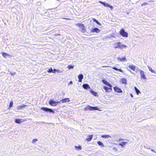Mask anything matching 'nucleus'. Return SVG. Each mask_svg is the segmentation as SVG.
I'll return each instance as SVG.
<instances>
[{
    "label": "nucleus",
    "mask_w": 156,
    "mask_h": 156,
    "mask_svg": "<svg viewBox=\"0 0 156 156\" xmlns=\"http://www.w3.org/2000/svg\"><path fill=\"white\" fill-rule=\"evenodd\" d=\"M70 83H72V81H71L70 82Z\"/></svg>",
    "instance_id": "37998d69"
},
{
    "label": "nucleus",
    "mask_w": 156,
    "mask_h": 156,
    "mask_svg": "<svg viewBox=\"0 0 156 156\" xmlns=\"http://www.w3.org/2000/svg\"><path fill=\"white\" fill-rule=\"evenodd\" d=\"M70 101V100L69 98H65L62 99L61 100L59 101L60 103L62 102V103H65L66 102H69Z\"/></svg>",
    "instance_id": "6e6552de"
},
{
    "label": "nucleus",
    "mask_w": 156,
    "mask_h": 156,
    "mask_svg": "<svg viewBox=\"0 0 156 156\" xmlns=\"http://www.w3.org/2000/svg\"><path fill=\"white\" fill-rule=\"evenodd\" d=\"M41 109L45 112L49 111L50 112H52L53 113H54V112L53 110L51 109L48 108H47L42 107L41 108Z\"/></svg>",
    "instance_id": "423d86ee"
},
{
    "label": "nucleus",
    "mask_w": 156,
    "mask_h": 156,
    "mask_svg": "<svg viewBox=\"0 0 156 156\" xmlns=\"http://www.w3.org/2000/svg\"><path fill=\"white\" fill-rule=\"evenodd\" d=\"M113 150L116 151H117V148L116 147H113Z\"/></svg>",
    "instance_id": "ea45409f"
},
{
    "label": "nucleus",
    "mask_w": 156,
    "mask_h": 156,
    "mask_svg": "<svg viewBox=\"0 0 156 156\" xmlns=\"http://www.w3.org/2000/svg\"><path fill=\"white\" fill-rule=\"evenodd\" d=\"M147 4H148V3H147L144 2V3L142 4L141 5V6H143L144 5H147Z\"/></svg>",
    "instance_id": "e433bc0d"
},
{
    "label": "nucleus",
    "mask_w": 156,
    "mask_h": 156,
    "mask_svg": "<svg viewBox=\"0 0 156 156\" xmlns=\"http://www.w3.org/2000/svg\"><path fill=\"white\" fill-rule=\"evenodd\" d=\"M102 138H108L111 137V136L109 135H102L101 136Z\"/></svg>",
    "instance_id": "6ab92c4d"
},
{
    "label": "nucleus",
    "mask_w": 156,
    "mask_h": 156,
    "mask_svg": "<svg viewBox=\"0 0 156 156\" xmlns=\"http://www.w3.org/2000/svg\"><path fill=\"white\" fill-rule=\"evenodd\" d=\"M83 88L86 90L90 89V87L87 84H84L83 85Z\"/></svg>",
    "instance_id": "dca6fc26"
},
{
    "label": "nucleus",
    "mask_w": 156,
    "mask_h": 156,
    "mask_svg": "<svg viewBox=\"0 0 156 156\" xmlns=\"http://www.w3.org/2000/svg\"><path fill=\"white\" fill-rule=\"evenodd\" d=\"M108 7L110 8L111 10H112L113 9V8L112 6L110 5H109V6H108Z\"/></svg>",
    "instance_id": "c9c22d12"
},
{
    "label": "nucleus",
    "mask_w": 156,
    "mask_h": 156,
    "mask_svg": "<svg viewBox=\"0 0 156 156\" xmlns=\"http://www.w3.org/2000/svg\"><path fill=\"white\" fill-rule=\"evenodd\" d=\"M90 92L95 96H97L98 95L97 93L96 92L93 91L92 90H90Z\"/></svg>",
    "instance_id": "bb28decb"
},
{
    "label": "nucleus",
    "mask_w": 156,
    "mask_h": 156,
    "mask_svg": "<svg viewBox=\"0 0 156 156\" xmlns=\"http://www.w3.org/2000/svg\"><path fill=\"white\" fill-rule=\"evenodd\" d=\"M122 84H126L127 82L126 79L125 78H122L120 80Z\"/></svg>",
    "instance_id": "2eb2a0df"
},
{
    "label": "nucleus",
    "mask_w": 156,
    "mask_h": 156,
    "mask_svg": "<svg viewBox=\"0 0 156 156\" xmlns=\"http://www.w3.org/2000/svg\"><path fill=\"white\" fill-rule=\"evenodd\" d=\"M117 59L120 62H126L127 61L125 57H123L122 58L118 57L117 58Z\"/></svg>",
    "instance_id": "f8f14e48"
},
{
    "label": "nucleus",
    "mask_w": 156,
    "mask_h": 156,
    "mask_svg": "<svg viewBox=\"0 0 156 156\" xmlns=\"http://www.w3.org/2000/svg\"><path fill=\"white\" fill-rule=\"evenodd\" d=\"M140 71L141 78L143 79H144L145 80H146L147 79V78L144 71L141 70H140Z\"/></svg>",
    "instance_id": "20e7f679"
},
{
    "label": "nucleus",
    "mask_w": 156,
    "mask_h": 156,
    "mask_svg": "<svg viewBox=\"0 0 156 156\" xmlns=\"http://www.w3.org/2000/svg\"><path fill=\"white\" fill-rule=\"evenodd\" d=\"M93 20L97 24H98L99 25H101V24L95 19L93 18Z\"/></svg>",
    "instance_id": "c756f323"
},
{
    "label": "nucleus",
    "mask_w": 156,
    "mask_h": 156,
    "mask_svg": "<svg viewBox=\"0 0 156 156\" xmlns=\"http://www.w3.org/2000/svg\"><path fill=\"white\" fill-rule=\"evenodd\" d=\"M61 34H55V36H60Z\"/></svg>",
    "instance_id": "a19ab883"
},
{
    "label": "nucleus",
    "mask_w": 156,
    "mask_h": 156,
    "mask_svg": "<svg viewBox=\"0 0 156 156\" xmlns=\"http://www.w3.org/2000/svg\"><path fill=\"white\" fill-rule=\"evenodd\" d=\"M60 103V101L56 102L52 100H50L49 102V104L52 106H56L58 104Z\"/></svg>",
    "instance_id": "7ed1b4c3"
},
{
    "label": "nucleus",
    "mask_w": 156,
    "mask_h": 156,
    "mask_svg": "<svg viewBox=\"0 0 156 156\" xmlns=\"http://www.w3.org/2000/svg\"><path fill=\"white\" fill-rule=\"evenodd\" d=\"M57 71V70L56 69H54L53 70H52V73H55Z\"/></svg>",
    "instance_id": "4c0bfd02"
},
{
    "label": "nucleus",
    "mask_w": 156,
    "mask_h": 156,
    "mask_svg": "<svg viewBox=\"0 0 156 156\" xmlns=\"http://www.w3.org/2000/svg\"><path fill=\"white\" fill-rule=\"evenodd\" d=\"M52 68H51L48 69L47 72L48 73H51V72H52Z\"/></svg>",
    "instance_id": "473e14b6"
},
{
    "label": "nucleus",
    "mask_w": 156,
    "mask_h": 156,
    "mask_svg": "<svg viewBox=\"0 0 156 156\" xmlns=\"http://www.w3.org/2000/svg\"><path fill=\"white\" fill-rule=\"evenodd\" d=\"M112 69L115 70L116 71H119L120 72H121L122 73H123V71L121 69H118L117 68H116L115 67H112Z\"/></svg>",
    "instance_id": "412c9836"
},
{
    "label": "nucleus",
    "mask_w": 156,
    "mask_h": 156,
    "mask_svg": "<svg viewBox=\"0 0 156 156\" xmlns=\"http://www.w3.org/2000/svg\"><path fill=\"white\" fill-rule=\"evenodd\" d=\"M37 141V140L36 139H34L32 141V143H34Z\"/></svg>",
    "instance_id": "f704fd0d"
},
{
    "label": "nucleus",
    "mask_w": 156,
    "mask_h": 156,
    "mask_svg": "<svg viewBox=\"0 0 156 156\" xmlns=\"http://www.w3.org/2000/svg\"><path fill=\"white\" fill-rule=\"evenodd\" d=\"M118 47L117 48H126L127 46L124 44H121L120 42H118L117 44Z\"/></svg>",
    "instance_id": "9b49d317"
},
{
    "label": "nucleus",
    "mask_w": 156,
    "mask_h": 156,
    "mask_svg": "<svg viewBox=\"0 0 156 156\" xmlns=\"http://www.w3.org/2000/svg\"><path fill=\"white\" fill-rule=\"evenodd\" d=\"M129 67L133 70L134 71L135 70L136 67L135 66L130 65L129 66Z\"/></svg>",
    "instance_id": "aec40b11"
},
{
    "label": "nucleus",
    "mask_w": 156,
    "mask_h": 156,
    "mask_svg": "<svg viewBox=\"0 0 156 156\" xmlns=\"http://www.w3.org/2000/svg\"><path fill=\"white\" fill-rule=\"evenodd\" d=\"M127 143L126 142L124 141L119 143V145L123 147L124 145H125Z\"/></svg>",
    "instance_id": "4be33fe9"
},
{
    "label": "nucleus",
    "mask_w": 156,
    "mask_h": 156,
    "mask_svg": "<svg viewBox=\"0 0 156 156\" xmlns=\"http://www.w3.org/2000/svg\"><path fill=\"white\" fill-rule=\"evenodd\" d=\"M119 33L123 37H128V33L125 31L123 28L121 29L119 32Z\"/></svg>",
    "instance_id": "f03ea898"
},
{
    "label": "nucleus",
    "mask_w": 156,
    "mask_h": 156,
    "mask_svg": "<svg viewBox=\"0 0 156 156\" xmlns=\"http://www.w3.org/2000/svg\"><path fill=\"white\" fill-rule=\"evenodd\" d=\"M93 136V135H90L87 136V137L85 139V140L89 142L91 140Z\"/></svg>",
    "instance_id": "9d476101"
},
{
    "label": "nucleus",
    "mask_w": 156,
    "mask_h": 156,
    "mask_svg": "<svg viewBox=\"0 0 156 156\" xmlns=\"http://www.w3.org/2000/svg\"><path fill=\"white\" fill-rule=\"evenodd\" d=\"M97 144L99 146H101L102 147H104L105 146L104 144L101 141H98Z\"/></svg>",
    "instance_id": "b1692460"
},
{
    "label": "nucleus",
    "mask_w": 156,
    "mask_h": 156,
    "mask_svg": "<svg viewBox=\"0 0 156 156\" xmlns=\"http://www.w3.org/2000/svg\"><path fill=\"white\" fill-rule=\"evenodd\" d=\"M99 2L105 7H108L109 5L108 3H105V2L101 1H99Z\"/></svg>",
    "instance_id": "a211bd4d"
},
{
    "label": "nucleus",
    "mask_w": 156,
    "mask_h": 156,
    "mask_svg": "<svg viewBox=\"0 0 156 156\" xmlns=\"http://www.w3.org/2000/svg\"><path fill=\"white\" fill-rule=\"evenodd\" d=\"M91 32L93 33H99L100 32V30L97 28H94L91 30Z\"/></svg>",
    "instance_id": "1a4fd4ad"
},
{
    "label": "nucleus",
    "mask_w": 156,
    "mask_h": 156,
    "mask_svg": "<svg viewBox=\"0 0 156 156\" xmlns=\"http://www.w3.org/2000/svg\"><path fill=\"white\" fill-rule=\"evenodd\" d=\"M81 29V31L82 33H85L86 32V29L83 24L80 23H78L76 24Z\"/></svg>",
    "instance_id": "f257e3e1"
},
{
    "label": "nucleus",
    "mask_w": 156,
    "mask_h": 156,
    "mask_svg": "<svg viewBox=\"0 0 156 156\" xmlns=\"http://www.w3.org/2000/svg\"><path fill=\"white\" fill-rule=\"evenodd\" d=\"M134 89L136 90L137 94L139 95V94L140 93V90L136 87H134Z\"/></svg>",
    "instance_id": "393cba45"
},
{
    "label": "nucleus",
    "mask_w": 156,
    "mask_h": 156,
    "mask_svg": "<svg viewBox=\"0 0 156 156\" xmlns=\"http://www.w3.org/2000/svg\"><path fill=\"white\" fill-rule=\"evenodd\" d=\"M103 88L105 90L106 92H108L112 90V87H108L106 86H104L103 87Z\"/></svg>",
    "instance_id": "0eeeda50"
},
{
    "label": "nucleus",
    "mask_w": 156,
    "mask_h": 156,
    "mask_svg": "<svg viewBox=\"0 0 156 156\" xmlns=\"http://www.w3.org/2000/svg\"><path fill=\"white\" fill-rule=\"evenodd\" d=\"M88 109L90 110H98V108L96 107H91L90 106H88Z\"/></svg>",
    "instance_id": "ddd939ff"
},
{
    "label": "nucleus",
    "mask_w": 156,
    "mask_h": 156,
    "mask_svg": "<svg viewBox=\"0 0 156 156\" xmlns=\"http://www.w3.org/2000/svg\"><path fill=\"white\" fill-rule=\"evenodd\" d=\"M26 106V105H22L19 106L17 107V109L18 110H20L22 108L25 107Z\"/></svg>",
    "instance_id": "5701e85b"
},
{
    "label": "nucleus",
    "mask_w": 156,
    "mask_h": 156,
    "mask_svg": "<svg viewBox=\"0 0 156 156\" xmlns=\"http://www.w3.org/2000/svg\"><path fill=\"white\" fill-rule=\"evenodd\" d=\"M115 91L118 93H122V91L121 89L117 87H115L113 88Z\"/></svg>",
    "instance_id": "39448f33"
},
{
    "label": "nucleus",
    "mask_w": 156,
    "mask_h": 156,
    "mask_svg": "<svg viewBox=\"0 0 156 156\" xmlns=\"http://www.w3.org/2000/svg\"><path fill=\"white\" fill-rule=\"evenodd\" d=\"M75 149L76 150H80L82 149L81 147L80 146H75Z\"/></svg>",
    "instance_id": "cd10ccee"
},
{
    "label": "nucleus",
    "mask_w": 156,
    "mask_h": 156,
    "mask_svg": "<svg viewBox=\"0 0 156 156\" xmlns=\"http://www.w3.org/2000/svg\"><path fill=\"white\" fill-rule=\"evenodd\" d=\"M13 102L12 101H11L9 105L8 109H9L11 108L13 106Z\"/></svg>",
    "instance_id": "7c9ffc66"
},
{
    "label": "nucleus",
    "mask_w": 156,
    "mask_h": 156,
    "mask_svg": "<svg viewBox=\"0 0 156 156\" xmlns=\"http://www.w3.org/2000/svg\"><path fill=\"white\" fill-rule=\"evenodd\" d=\"M2 55L3 57L4 58H6L7 56H10L9 54L5 52H3L2 53Z\"/></svg>",
    "instance_id": "a878e982"
},
{
    "label": "nucleus",
    "mask_w": 156,
    "mask_h": 156,
    "mask_svg": "<svg viewBox=\"0 0 156 156\" xmlns=\"http://www.w3.org/2000/svg\"><path fill=\"white\" fill-rule=\"evenodd\" d=\"M15 122L17 123H20L22 122L21 120L20 119H16L15 120Z\"/></svg>",
    "instance_id": "c85d7f7f"
},
{
    "label": "nucleus",
    "mask_w": 156,
    "mask_h": 156,
    "mask_svg": "<svg viewBox=\"0 0 156 156\" xmlns=\"http://www.w3.org/2000/svg\"><path fill=\"white\" fill-rule=\"evenodd\" d=\"M67 67H68V69H73V66L70 65H69V66H68Z\"/></svg>",
    "instance_id": "72a5a7b5"
},
{
    "label": "nucleus",
    "mask_w": 156,
    "mask_h": 156,
    "mask_svg": "<svg viewBox=\"0 0 156 156\" xmlns=\"http://www.w3.org/2000/svg\"><path fill=\"white\" fill-rule=\"evenodd\" d=\"M102 82L106 85H107L109 87H112V86L107 81L104 80H102Z\"/></svg>",
    "instance_id": "4468645a"
},
{
    "label": "nucleus",
    "mask_w": 156,
    "mask_h": 156,
    "mask_svg": "<svg viewBox=\"0 0 156 156\" xmlns=\"http://www.w3.org/2000/svg\"><path fill=\"white\" fill-rule=\"evenodd\" d=\"M130 96H131V97L132 98H133V95H132V94H130Z\"/></svg>",
    "instance_id": "79ce46f5"
},
{
    "label": "nucleus",
    "mask_w": 156,
    "mask_h": 156,
    "mask_svg": "<svg viewBox=\"0 0 156 156\" xmlns=\"http://www.w3.org/2000/svg\"><path fill=\"white\" fill-rule=\"evenodd\" d=\"M148 68L149 69V70L152 73H155V71L153 70L150 67L148 66Z\"/></svg>",
    "instance_id": "2f4dec72"
},
{
    "label": "nucleus",
    "mask_w": 156,
    "mask_h": 156,
    "mask_svg": "<svg viewBox=\"0 0 156 156\" xmlns=\"http://www.w3.org/2000/svg\"><path fill=\"white\" fill-rule=\"evenodd\" d=\"M78 78L79 79V82H81L82 80L83 79V76L82 74H80L78 76Z\"/></svg>",
    "instance_id": "f3484780"
},
{
    "label": "nucleus",
    "mask_w": 156,
    "mask_h": 156,
    "mask_svg": "<svg viewBox=\"0 0 156 156\" xmlns=\"http://www.w3.org/2000/svg\"><path fill=\"white\" fill-rule=\"evenodd\" d=\"M124 140V139L123 138H120L119 139V141H121Z\"/></svg>",
    "instance_id": "58836bf2"
}]
</instances>
